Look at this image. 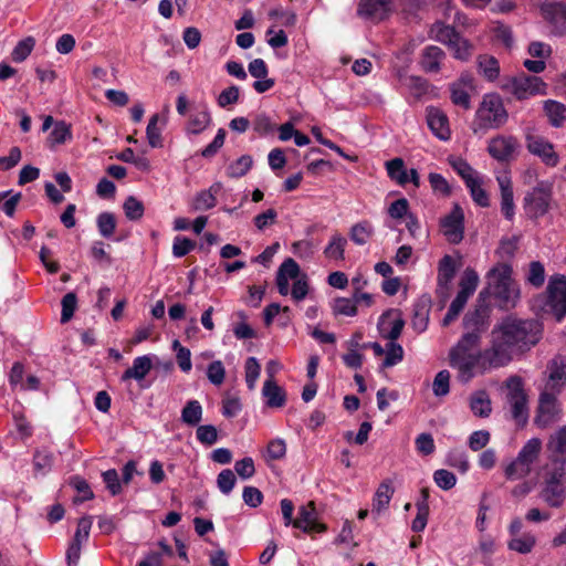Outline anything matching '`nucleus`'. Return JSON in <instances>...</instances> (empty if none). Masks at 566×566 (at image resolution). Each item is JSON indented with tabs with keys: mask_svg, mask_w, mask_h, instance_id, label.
<instances>
[{
	"mask_svg": "<svg viewBox=\"0 0 566 566\" xmlns=\"http://www.w3.org/2000/svg\"><path fill=\"white\" fill-rule=\"evenodd\" d=\"M153 368V363L148 356H139L133 360V366L127 368L120 379L122 381H128L135 379L142 381L149 374Z\"/></svg>",
	"mask_w": 566,
	"mask_h": 566,
	"instance_id": "24",
	"label": "nucleus"
},
{
	"mask_svg": "<svg viewBox=\"0 0 566 566\" xmlns=\"http://www.w3.org/2000/svg\"><path fill=\"white\" fill-rule=\"evenodd\" d=\"M405 326V321L400 312L389 310L385 312L378 322L379 335L389 342L397 340Z\"/></svg>",
	"mask_w": 566,
	"mask_h": 566,
	"instance_id": "15",
	"label": "nucleus"
},
{
	"mask_svg": "<svg viewBox=\"0 0 566 566\" xmlns=\"http://www.w3.org/2000/svg\"><path fill=\"white\" fill-rule=\"evenodd\" d=\"M433 480L436 484L442 490H450L457 483V476L452 472L444 469L437 470L433 473Z\"/></svg>",
	"mask_w": 566,
	"mask_h": 566,
	"instance_id": "63",
	"label": "nucleus"
},
{
	"mask_svg": "<svg viewBox=\"0 0 566 566\" xmlns=\"http://www.w3.org/2000/svg\"><path fill=\"white\" fill-rule=\"evenodd\" d=\"M403 356H405V352H403V348L401 347V345L396 343V340L389 342L386 346L385 359L382 361V367L389 368V367H392V366L399 364L400 361H402Z\"/></svg>",
	"mask_w": 566,
	"mask_h": 566,
	"instance_id": "50",
	"label": "nucleus"
},
{
	"mask_svg": "<svg viewBox=\"0 0 566 566\" xmlns=\"http://www.w3.org/2000/svg\"><path fill=\"white\" fill-rule=\"evenodd\" d=\"M332 310L336 316H355L357 314V301L348 297H337L333 302Z\"/></svg>",
	"mask_w": 566,
	"mask_h": 566,
	"instance_id": "47",
	"label": "nucleus"
},
{
	"mask_svg": "<svg viewBox=\"0 0 566 566\" xmlns=\"http://www.w3.org/2000/svg\"><path fill=\"white\" fill-rule=\"evenodd\" d=\"M124 211L129 220H139L144 214V205L137 198L130 196L124 202Z\"/></svg>",
	"mask_w": 566,
	"mask_h": 566,
	"instance_id": "60",
	"label": "nucleus"
},
{
	"mask_svg": "<svg viewBox=\"0 0 566 566\" xmlns=\"http://www.w3.org/2000/svg\"><path fill=\"white\" fill-rule=\"evenodd\" d=\"M293 526L305 533H323L326 531V525L317 521L313 501L300 507L298 516L293 521Z\"/></svg>",
	"mask_w": 566,
	"mask_h": 566,
	"instance_id": "17",
	"label": "nucleus"
},
{
	"mask_svg": "<svg viewBox=\"0 0 566 566\" xmlns=\"http://www.w3.org/2000/svg\"><path fill=\"white\" fill-rule=\"evenodd\" d=\"M543 325L537 319H522L506 316L497 322L489 337V345L502 367L513 359V350L521 353L530 350L542 338Z\"/></svg>",
	"mask_w": 566,
	"mask_h": 566,
	"instance_id": "1",
	"label": "nucleus"
},
{
	"mask_svg": "<svg viewBox=\"0 0 566 566\" xmlns=\"http://www.w3.org/2000/svg\"><path fill=\"white\" fill-rule=\"evenodd\" d=\"M541 451L542 441L538 438H532L522 447L516 458L533 467L537 461Z\"/></svg>",
	"mask_w": 566,
	"mask_h": 566,
	"instance_id": "37",
	"label": "nucleus"
},
{
	"mask_svg": "<svg viewBox=\"0 0 566 566\" xmlns=\"http://www.w3.org/2000/svg\"><path fill=\"white\" fill-rule=\"evenodd\" d=\"M494 293L505 308L514 307L520 298V287L515 281L494 290Z\"/></svg>",
	"mask_w": 566,
	"mask_h": 566,
	"instance_id": "31",
	"label": "nucleus"
},
{
	"mask_svg": "<svg viewBox=\"0 0 566 566\" xmlns=\"http://www.w3.org/2000/svg\"><path fill=\"white\" fill-rule=\"evenodd\" d=\"M496 181L500 188L501 211L505 219L513 220L515 216V203L512 178L509 170L500 171L496 175Z\"/></svg>",
	"mask_w": 566,
	"mask_h": 566,
	"instance_id": "14",
	"label": "nucleus"
},
{
	"mask_svg": "<svg viewBox=\"0 0 566 566\" xmlns=\"http://www.w3.org/2000/svg\"><path fill=\"white\" fill-rule=\"evenodd\" d=\"M527 282L535 287H541L545 282V269L539 261L530 263V269L526 277Z\"/></svg>",
	"mask_w": 566,
	"mask_h": 566,
	"instance_id": "56",
	"label": "nucleus"
},
{
	"mask_svg": "<svg viewBox=\"0 0 566 566\" xmlns=\"http://www.w3.org/2000/svg\"><path fill=\"white\" fill-rule=\"evenodd\" d=\"M507 112L500 95L485 94L474 115V133L497 129L507 120Z\"/></svg>",
	"mask_w": 566,
	"mask_h": 566,
	"instance_id": "4",
	"label": "nucleus"
},
{
	"mask_svg": "<svg viewBox=\"0 0 566 566\" xmlns=\"http://www.w3.org/2000/svg\"><path fill=\"white\" fill-rule=\"evenodd\" d=\"M262 395L270 408H282L286 403V392L284 388L277 385L273 378V373H270V378L264 381Z\"/></svg>",
	"mask_w": 566,
	"mask_h": 566,
	"instance_id": "21",
	"label": "nucleus"
},
{
	"mask_svg": "<svg viewBox=\"0 0 566 566\" xmlns=\"http://www.w3.org/2000/svg\"><path fill=\"white\" fill-rule=\"evenodd\" d=\"M546 83L537 76L520 75L512 80V94L518 99H525L533 95L546 94Z\"/></svg>",
	"mask_w": 566,
	"mask_h": 566,
	"instance_id": "12",
	"label": "nucleus"
},
{
	"mask_svg": "<svg viewBox=\"0 0 566 566\" xmlns=\"http://www.w3.org/2000/svg\"><path fill=\"white\" fill-rule=\"evenodd\" d=\"M235 473L243 480H248L255 474L254 461L250 457H245L234 463Z\"/></svg>",
	"mask_w": 566,
	"mask_h": 566,
	"instance_id": "64",
	"label": "nucleus"
},
{
	"mask_svg": "<svg viewBox=\"0 0 566 566\" xmlns=\"http://www.w3.org/2000/svg\"><path fill=\"white\" fill-rule=\"evenodd\" d=\"M394 0H359L357 14L361 19L380 22L392 12Z\"/></svg>",
	"mask_w": 566,
	"mask_h": 566,
	"instance_id": "13",
	"label": "nucleus"
},
{
	"mask_svg": "<svg viewBox=\"0 0 566 566\" xmlns=\"http://www.w3.org/2000/svg\"><path fill=\"white\" fill-rule=\"evenodd\" d=\"M217 199L211 190L199 192L192 201V209L196 211L208 210L216 206Z\"/></svg>",
	"mask_w": 566,
	"mask_h": 566,
	"instance_id": "57",
	"label": "nucleus"
},
{
	"mask_svg": "<svg viewBox=\"0 0 566 566\" xmlns=\"http://www.w3.org/2000/svg\"><path fill=\"white\" fill-rule=\"evenodd\" d=\"M159 120L158 114H154L147 125L146 134L149 145L153 148L161 147V134L157 124Z\"/></svg>",
	"mask_w": 566,
	"mask_h": 566,
	"instance_id": "59",
	"label": "nucleus"
},
{
	"mask_svg": "<svg viewBox=\"0 0 566 566\" xmlns=\"http://www.w3.org/2000/svg\"><path fill=\"white\" fill-rule=\"evenodd\" d=\"M541 496L551 507H559L566 499L565 462L554 459L543 469V486Z\"/></svg>",
	"mask_w": 566,
	"mask_h": 566,
	"instance_id": "3",
	"label": "nucleus"
},
{
	"mask_svg": "<svg viewBox=\"0 0 566 566\" xmlns=\"http://www.w3.org/2000/svg\"><path fill=\"white\" fill-rule=\"evenodd\" d=\"M554 205V186L549 180L537 181L523 197V211L527 219L537 221L546 216Z\"/></svg>",
	"mask_w": 566,
	"mask_h": 566,
	"instance_id": "5",
	"label": "nucleus"
},
{
	"mask_svg": "<svg viewBox=\"0 0 566 566\" xmlns=\"http://www.w3.org/2000/svg\"><path fill=\"white\" fill-rule=\"evenodd\" d=\"M478 66L480 73L489 81H495L500 75L499 62L492 55H480L478 57Z\"/></svg>",
	"mask_w": 566,
	"mask_h": 566,
	"instance_id": "38",
	"label": "nucleus"
},
{
	"mask_svg": "<svg viewBox=\"0 0 566 566\" xmlns=\"http://www.w3.org/2000/svg\"><path fill=\"white\" fill-rule=\"evenodd\" d=\"M433 394L438 397L446 396L450 390V373L448 370L439 371L432 384Z\"/></svg>",
	"mask_w": 566,
	"mask_h": 566,
	"instance_id": "61",
	"label": "nucleus"
},
{
	"mask_svg": "<svg viewBox=\"0 0 566 566\" xmlns=\"http://www.w3.org/2000/svg\"><path fill=\"white\" fill-rule=\"evenodd\" d=\"M525 144L528 153L538 157L545 166L554 168L559 164L560 158L554 144L545 136L536 132H528L525 136Z\"/></svg>",
	"mask_w": 566,
	"mask_h": 566,
	"instance_id": "8",
	"label": "nucleus"
},
{
	"mask_svg": "<svg viewBox=\"0 0 566 566\" xmlns=\"http://www.w3.org/2000/svg\"><path fill=\"white\" fill-rule=\"evenodd\" d=\"M428 179L434 193L442 197H449L451 195V186L442 175L430 172Z\"/></svg>",
	"mask_w": 566,
	"mask_h": 566,
	"instance_id": "54",
	"label": "nucleus"
},
{
	"mask_svg": "<svg viewBox=\"0 0 566 566\" xmlns=\"http://www.w3.org/2000/svg\"><path fill=\"white\" fill-rule=\"evenodd\" d=\"M172 347L176 350V359L179 368L184 373H189L191 370V353L188 348L184 347L179 340H175L172 343Z\"/></svg>",
	"mask_w": 566,
	"mask_h": 566,
	"instance_id": "55",
	"label": "nucleus"
},
{
	"mask_svg": "<svg viewBox=\"0 0 566 566\" xmlns=\"http://www.w3.org/2000/svg\"><path fill=\"white\" fill-rule=\"evenodd\" d=\"M547 312L552 313L557 321L566 315V276L554 275L547 285Z\"/></svg>",
	"mask_w": 566,
	"mask_h": 566,
	"instance_id": "9",
	"label": "nucleus"
},
{
	"mask_svg": "<svg viewBox=\"0 0 566 566\" xmlns=\"http://www.w3.org/2000/svg\"><path fill=\"white\" fill-rule=\"evenodd\" d=\"M544 112L552 126L560 127L566 119V106L557 101L548 99L544 102Z\"/></svg>",
	"mask_w": 566,
	"mask_h": 566,
	"instance_id": "29",
	"label": "nucleus"
},
{
	"mask_svg": "<svg viewBox=\"0 0 566 566\" xmlns=\"http://www.w3.org/2000/svg\"><path fill=\"white\" fill-rule=\"evenodd\" d=\"M512 266L507 263H497L486 274L490 285L493 290L502 287L513 282Z\"/></svg>",
	"mask_w": 566,
	"mask_h": 566,
	"instance_id": "27",
	"label": "nucleus"
},
{
	"mask_svg": "<svg viewBox=\"0 0 566 566\" xmlns=\"http://www.w3.org/2000/svg\"><path fill=\"white\" fill-rule=\"evenodd\" d=\"M455 262L451 255H444L438 265V282L447 286L455 274Z\"/></svg>",
	"mask_w": 566,
	"mask_h": 566,
	"instance_id": "42",
	"label": "nucleus"
},
{
	"mask_svg": "<svg viewBox=\"0 0 566 566\" xmlns=\"http://www.w3.org/2000/svg\"><path fill=\"white\" fill-rule=\"evenodd\" d=\"M287 447L283 439L275 438L268 442L262 457L265 462L282 460L286 455Z\"/></svg>",
	"mask_w": 566,
	"mask_h": 566,
	"instance_id": "40",
	"label": "nucleus"
},
{
	"mask_svg": "<svg viewBox=\"0 0 566 566\" xmlns=\"http://www.w3.org/2000/svg\"><path fill=\"white\" fill-rule=\"evenodd\" d=\"M300 272L301 270L296 261L289 258L280 265L276 273V286L279 293L283 296L290 293V280H294L291 295L296 302L304 300L310 290L306 275H301Z\"/></svg>",
	"mask_w": 566,
	"mask_h": 566,
	"instance_id": "7",
	"label": "nucleus"
},
{
	"mask_svg": "<svg viewBox=\"0 0 566 566\" xmlns=\"http://www.w3.org/2000/svg\"><path fill=\"white\" fill-rule=\"evenodd\" d=\"M548 449L556 455H559L560 461L565 462L566 458V427H562L549 439Z\"/></svg>",
	"mask_w": 566,
	"mask_h": 566,
	"instance_id": "51",
	"label": "nucleus"
},
{
	"mask_svg": "<svg viewBox=\"0 0 566 566\" xmlns=\"http://www.w3.org/2000/svg\"><path fill=\"white\" fill-rule=\"evenodd\" d=\"M439 228L449 243L458 244L463 240L464 212L458 203H454L452 210L440 219Z\"/></svg>",
	"mask_w": 566,
	"mask_h": 566,
	"instance_id": "10",
	"label": "nucleus"
},
{
	"mask_svg": "<svg viewBox=\"0 0 566 566\" xmlns=\"http://www.w3.org/2000/svg\"><path fill=\"white\" fill-rule=\"evenodd\" d=\"M448 48L452 51L454 59L460 61H468L473 52L472 43L462 38L460 34L454 39L453 43L449 44Z\"/></svg>",
	"mask_w": 566,
	"mask_h": 566,
	"instance_id": "44",
	"label": "nucleus"
},
{
	"mask_svg": "<svg viewBox=\"0 0 566 566\" xmlns=\"http://www.w3.org/2000/svg\"><path fill=\"white\" fill-rule=\"evenodd\" d=\"M458 35L459 33L454 30V28L442 22H436L430 29V38L447 46L453 43Z\"/></svg>",
	"mask_w": 566,
	"mask_h": 566,
	"instance_id": "33",
	"label": "nucleus"
},
{
	"mask_svg": "<svg viewBox=\"0 0 566 566\" xmlns=\"http://www.w3.org/2000/svg\"><path fill=\"white\" fill-rule=\"evenodd\" d=\"M386 170L391 180L399 186H406L409 182L408 170L401 158H394L386 163Z\"/></svg>",
	"mask_w": 566,
	"mask_h": 566,
	"instance_id": "32",
	"label": "nucleus"
},
{
	"mask_svg": "<svg viewBox=\"0 0 566 566\" xmlns=\"http://www.w3.org/2000/svg\"><path fill=\"white\" fill-rule=\"evenodd\" d=\"M72 138L71 125L65 122L55 123L49 135V144L51 147L66 143Z\"/></svg>",
	"mask_w": 566,
	"mask_h": 566,
	"instance_id": "43",
	"label": "nucleus"
},
{
	"mask_svg": "<svg viewBox=\"0 0 566 566\" xmlns=\"http://www.w3.org/2000/svg\"><path fill=\"white\" fill-rule=\"evenodd\" d=\"M245 382L250 390L255 389L256 380L261 373V366L256 358L249 357L245 361Z\"/></svg>",
	"mask_w": 566,
	"mask_h": 566,
	"instance_id": "53",
	"label": "nucleus"
},
{
	"mask_svg": "<svg viewBox=\"0 0 566 566\" xmlns=\"http://www.w3.org/2000/svg\"><path fill=\"white\" fill-rule=\"evenodd\" d=\"M471 193L473 201L480 207H489L490 206V197L486 190L482 186V179L480 177L471 180L465 185Z\"/></svg>",
	"mask_w": 566,
	"mask_h": 566,
	"instance_id": "45",
	"label": "nucleus"
},
{
	"mask_svg": "<svg viewBox=\"0 0 566 566\" xmlns=\"http://www.w3.org/2000/svg\"><path fill=\"white\" fill-rule=\"evenodd\" d=\"M483 327L467 333L450 352V365L459 373L461 381H469L475 374H484L502 365L489 345L482 352H473L480 344Z\"/></svg>",
	"mask_w": 566,
	"mask_h": 566,
	"instance_id": "2",
	"label": "nucleus"
},
{
	"mask_svg": "<svg viewBox=\"0 0 566 566\" xmlns=\"http://www.w3.org/2000/svg\"><path fill=\"white\" fill-rule=\"evenodd\" d=\"M448 163L458 172V175L461 176L465 185L471 180L480 177L479 174L470 166V164L461 157L449 156Z\"/></svg>",
	"mask_w": 566,
	"mask_h": 566,
	"instance_id": "39",
	"label": "nucleus"
},
{
	"mask_svg": "<svg viewBox=\"0 0 566 566\" xmlns=\"http://www.w3.org/2000/svg\"><path fill=\"white\" fill-rule=\"evenodd\" d=\"M253 165V159L249 155H243L231 163L227 169V175L231 178H240L248 174Z\"/></svg>",
	"mask_w": 566,
	"mask_h": 566,
	"instance_id": "49",
	"label": "nucleus"
},
{
	"mask_svg": "<svg viewBox=\"0 0 566 566\" xmlns=\"http://www.w3.org/2000/svg\"><path fill=\"white\" fill-rule=\"evenodd\" d=\"M517 139L513 136L497 135L490 139L488 151L499 161L510 160L517 149Z\"/></svg>",
	"mask_w": 566,
	"mask_h": 566,
	"instance_id": "16",
	"label": "nucleus"
},
{
	"mask_svg": "<svg viewBox=\"0 0 566 566\" xmlns=\"http://www.w3.org/2000/svg\"><path fill=\"white\" fill-rule=\"evenodd\" d=\"M394 492L395 490L390 481L386 480L381 482L377 488L374 496V510L377 512H381L382 510L387 509L391 501Z\"/></svg>",
	"mask_w": 566,
	"mask_h": 566,
	"instance_id": "34",
	"label": "nucleus"
},
{
	"mask_svg": "<svg viewBox=\"0 0 566 566\" xmlns=\"http://www.w3.org/2000/svg\"><path fill=\"white\" fill-rule=\"evenodd\" d=\"M347 245V240L344 235L338 232H335L327 245L324 249V256L333 261L335 263H340L345 260V248Z\"/></svg>",
	"mask_w": 566,
	"mask_h": 566,
	"instance_id": "25",
	"label": "nucleus"
},
{
	"mask_svg": "<svg viewBox=\"0 0 566 566\" xmlns=\"http://www.w3.org/2000/svg\"><path fill=\"white\" fill-rule=\"evenodd\" d=\"M235 482V475L230 469L222 470L218 474L217 485L223 494H229L233 490Z\"/></svg>",
	"mask_w": 566,
	"mask_h": 566,
	"instance_id": "62",
	"label": "nucleus"
},
{
	"mask_svg": "<svg viewBox=\"0 0 566 566\" xmlns=\"http://www.w3.org/2000/svg\"><path fill=\"white\" fill-rule=\"evenodd\" d=\"M548 382L551 389H556L566 384V357L555 356L547 366Z\"/></svg>",
	"mask_w": 566,
	"mask_h": 566,
	"instance_id": "23",
	"label": "nucleus"
},
{
	"mask_svg": "<svg viewBox=\"0 0 566 566\" xmlns=\"http://www.w3.org/2000/svg\"><path fill=\"white\" fill-rule=\"evenodd\" d=\"M536 545V537L532 533H523L513 536L507 542V547L518 554H528L533 551Z\"/></svg>",
	"mask_w": 566,
	"mask_h": 566,
	"instance_id": "30",
	"label": "nucleus"
},
{
	"mask_svg": "<svg viewBox=\"0 0 566 566\" xmlns=\"http://www.w3.org/2000/svg\"><path fill=\"white\" fill-rule=\"evenodd\" d=\"M532 471V467L525 463L524 461L515 458L511 461L504 469V475L510 481H515L520 479H524Z\"/></svg>",
	"mask_w": 566,
	"mask_h": 566,
	"instance_id": "41",
	"label": "nucleus"
},
{
	"mask_svg": "<svg viewBox=\"0 0 566 566\" xmlns=\"http://www.w3.org/2000/svg\"><path fill=\"white\" fill-rule=\"evenodd\" d=\"M444 56L446 54L440 48L428 46L422 52L421 66L426 72L437 73L440 71V64Z\"/></svg>",
	"mask_w": 566,
	"mask_h": 566,
	"instance_id": "28",
	"label": "nucleus"
},
{
	"mask_svg": "<svg viewBox=\"0 0 566 566\" xmlns=\"http://www.w3.org/2000/svg\"><path fill=\"white\" fill-rule=\"evenodd\" d=\"M427 122L431 132L441 140H448L451 137V129L448 116L437 107L427 109Z\"/></svg>",
	"mask_w": 566,
	"mask_h": 566,
	"instance_id": "19",
	"label": "nucleus"
},
{
	"mask_svg": "<svg viewBox=\"0 0 566 566\" xmlns=\"http://www.w3.org/2000/svg\"><path fill=\"white\" fill-rule=\"evenodd\" d=\"M501 392L515 422L524 424L528 418V395L523 378L518 375L507 377L501 386Z\"/></svg>",
	"mask_w": 566,
	"mask_h": 566,
	"instance_id": "6",
	"label": "nucleus"
},
{
	"mask_svg": "<svg viewBox=\"0 0 566 566\" xmlns=\"http://www.w3.org/2000/svg\"><path fill=\"white\" fill-rule=\"evenodd\" d=\"M543 18L553 24L566 22V6L563 3H545L541 7Z\"/></svg>",
	"mask_w": 566,
	"mask_h": 566,
	"instance_id": "35",
	"label": "nucleus"
},
{
	"mask_svg": "<svg viewBox=\"0 0 566 566\" xmlns=\"http://www.w3.org/2000/svg\"><path fill=\"white\" fill-rule=\"evenodd\" d=\"M479 282L480 279L476 271L472 268H467L458 282L459 291L453 302L465 306L468 300L474 294Z\"/></svg>",
	"mask_w": 566,
	"mask_h": 566,
	"instance_id": "18",
	"label": "nucleus"
},
{
	"mask_svg": "<svg viewBox=\"0 0 566 566\" xmlns=\"http://www.w3.org/2000/svg\"><path fill=\"white\" fill-rule=\"evenodd\" d=\"M248 70L253 77L258 78L253 84V87L258 93H264L274 86V80L268 78L269 70L262 59H254L251 61Z\"/></svg>",
	"mask_w": 566,
	"mask_h": 566,
	"instance_id": "22",
	"label": "nucleus"
},
{
	"mask_svg": "<svg viewBox=\"0 0 566 566\" xmlns=\"http://www.w3.org/2000/svg\"><path fill=\"white\" fill-rule=\"evenodd\" d=\"M202 408L199 401L190 400L184 407L181 412V419L189 426H196L201 421Z\"/></svg>",
	"mask_w": 566,
	"mask_h": 566,
	"instance_id": "48",
	"label": "nucleus"
},
{
	"mask_svg": "<svg viewBox=\"0 0 566 566\" xmlns=\"http://www.w3.org/2000/svg\"><path fill=\"white\" fill-rule=\"evenodd\" d=\"M450 98L457 106L468 111L471 108V94L475 92L474 77L470 73H462L449 86Z\"/></svg>",
	"mask_w": 566,
	"mask_h": 566,
	"instance_id": "11",
	"label": "nucleus"
},
{
	"mask_svg": "<svg viewBox=\"0 0 566 566\" xmlns=\"http://www.w3.org/2000/svg\"><path fill=\"white\" fill-rule=\"evenodd\" d=\"M211 116L208 112H198L189 118L187 130L190 134H200L210 124Z\"/></svg>",
	"mask_w": 566,
	"mask_h": 566,
	"instance_id": "52",
	"label": "nucleus"
},
{
	"mask_svg": "<svg viewBox=\"0 0 566 566\" xmlns=\"http://www.w3.org/2000/svg\"><path fill=\"white\" fill-rule=\"evenodd\" d=\"M97 227L103 237L108 238L113 235L116 229V219L114 214L109 212L101 213L97 218Z\"/></svg>",
	"mask_w": 566,
	"mask_h": 566,
	"instance_id": "58",
	"label": "nucleus"
},
{
	"mask_svg": "<svg viewBox=\"0 0 566 566\" xmlns=\"http://www.w3.org/2000/svg\"><path fill=\"white\" fill-rule=\"evenodd\" d=\"M35 46V39L33 36H27L20 40L11 52V57L14 62H23L33 51Z\"/></svg>",
	"mask_w": 566,
	"mask_h": 566,
	"instance_id": "46",
	"label": "nucleus"
},
{
	"mask_svg": "<svg viewBox=\"0 0 566 566\" xmlns=\"http://www.w3.org/2000/svg\"><path fill=\"white\" fill-rule=\"evenodd\" d=\"M560 412V408L555 394L543 392L539 396L538 410L536 416V422L545 427L554 419L556 415Z\"/></svg>",
	"mask_w": 566,
	"mask_h": 566,
	"instance_id": "20",
	"label": "nucleus"
},
{
	"mask_svg": "<svg viewBox=\"0 0 566 566\" xmlns=\"http://www.w3.org/2000/svg\"><path fill=\"white\" fill-rule=\"evenodd\" d=\"M374 235V228L369 221H360L355 223L349 230L350 240L358 244H366Z\"/></svg>",
	"mask_w": 566,
	"mask_h": 566,
	"instance_id": "36",
	"label": "nucleus"
},
{
	"mask_svg": "<svg viewBox=\"0 0 566 566\" xmlns=\"http://www.w3.org/2000/svg\"><path fill=\"white\" fill-rule=\"evenodd\" d=\"M472 413L479 418H488L492 412V402L485 390L474 391L469 399Z\"/></svg>",
	"mask_w": 566,
	"mask_h": 566,
	"instance_id": "26",
	"label": "nucleus"
}]
</instances>
